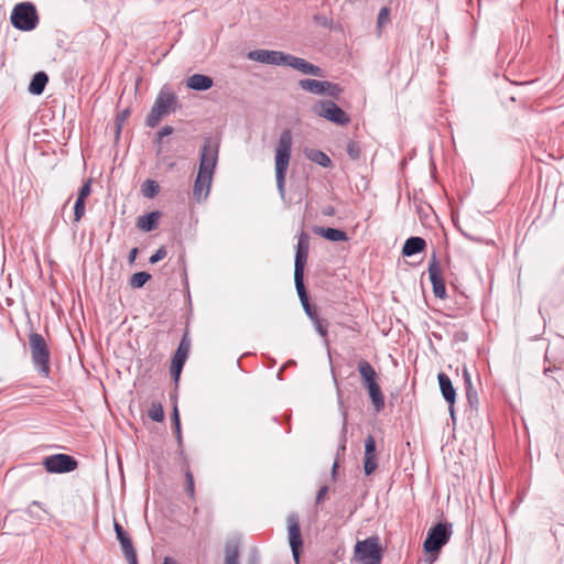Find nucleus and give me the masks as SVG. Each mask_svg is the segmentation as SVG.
<instances>
[{"label":"nucleus","instance_id":"nucleus-1","mask_svg":"<svg viewBox=\"0 0 564 564\" xmlns=\"http://www.w3.org/2000/svg\"><path fill=\"white\" fill-rule=\"evenodd\" d=\"M219 141L213 137L204 138L200 149L199 169L193 187V196L200 202L209 195L213 175L218 162Z\"/></svg>","mask_w":564,"mask_h":564},{"label":"nucleus","instance_id":"nucleus-2","mask_svg":"<svg viewBox=\"0 0 564 564\" xmlns=\"http://www.w3.org/2000/svg\"><path fill=\"white\" fill-rule=\"evenodd\" d=\"M292 133L289 129L281 132L275 150V181L279 194L285 196V174L289 169L292 151Z\"/></svg>","mask_w":564,"mask_h":564},{"label":"nucleus","instance_id":"nucleus-3","mask_svg":"<svg viewBox=\"0 0 564 564\" xmlns=\"http://www.w3.org/2000/svg\"><path fill=\"white\" fill-rule=\"evenodd\" d=\"M177 102L176 94L167 86H163L159 91L155 101L147 116L145 124L154 128L160 120L173 111V106Z\"/></svg>","mask_w":564,"mask_h":564},{"label":"nucleus","instance_id":"nucleus-4","mask_svg":"<svg viewBox=\"0 0 564 564\" xmlns=\"http://www.w3.org/2000/svg\"><path fill=\"white\" fill-rule=\"evenodd\" d=\"M10 21L17 30L33 31L40 21L35 4L29 1L17 3L11 12Z\"/></svg>","mask_w":564,"mask_h":564},{"label":"nucleus","instance_id":"nucleus-5","mask_svg":"<svg viewBox=\"0 0 564 564\" xmlns=\"http://www.w3.org/2000/svg\"><path fill=\"white\" fill-rule=\"evenodd\" d=\"M29 344L32 361L39 373L48 377L50 375V350L44 337L39 333L29 336Z\"/></svg>","mask_w":564,"mask_h":564},{"label":"nucleus","instance_id":"nucleus-6","mask_svg":"<svg viewBox=\"0 0 564 564\" xmlns=\"http://www.w3.org/2000/svg\"><path fill=\"white\" fill-rule=\"evenodd\" d=\"M312 112L338 126L350 122L349 116L333 100H319L312 106Z\"/></svg>","mask_w":564,"mask_h":564},{"label":"nucleus","instance_id":"nucleus-7","mask_svg":"<svg viewBox=\"0 0 564 564\" xmlns=\"http://www.w3.org/2000/svg\"><path fill=\"white\" fill-rule=\"evenodd\" d=\"M299 87L304 91L318 96H328L335 99L339 98L343 93V88L338 84L311 78L299 80Z\"/></svg>","mask_w":564,"mask_h":564},{"label":"nucleus","instance_id":"nucleus-8","mask_svg":"<svg viewBox=\"0 0 564 564\" xmlns=\"http://www.w3.org/2000/svg\"><path fill=\"white\" fill-rule=\"evenodd\" d=\"M43 466L47 473L64 474L75 470L78 462L75 457L67 454H53L44 457Z\"/></svg>","mask_w":564,"mask_h":564},{"label":"nucleus","instance_id":"nucleus-9","mask_svg":"<svg viewBox=\"0 0 564 564\" xmlns=\"http://www.w3.org/2000/svg\"><path fill=\"white\" fill-rule=\"evenodd\" d=\"M452 525L446 523H437L432 527L429 531L427 538L424 541V550L426 552H438L443 545H445L452 534Z\"/></svg>","mask_w":564,"mask_h":564},{"label":"nucleus","instance_id":"nucleus-10","mask_svg":"<svg viewBox=\"0 0 564 564\" xmlns=\"http://www.w3.org/2000/svg\"><path fill=\"white\" fill-rule=\"evenodd\" d=\"M356 555L364 564H380L381 547L376 538H369L357 542L355 546Z\"/></svg>","mask_w":564,"mask_h":564},{"label":"nucleus","instance_id":"nucleus-11","mask_svg":"<svg viewBox=\"0 0 564 564\" xmlns=\"http://www.w3.org/2000/svg\"><path fill=\"white\" fill-rule=\"evenodd\" d=\"M289 55L290 54L284 53L282 51L258 48L250 51L247 54V57L250 61L258 62L261 64L286 66Z\"/></svg>","mask_w":564,"mask_h":564},{"label":"nucleus","instance_id":"nucleus-12","mask_svg":"<svg viewBox=\"0 0 564 564\" xmlns=\"http://www.w3.org/2000/svg\"><path fill=\"white\" fill-rule=\"evenodd\" d=\"M288 536L289 543L292 550V555L296 563L300 560V549L303 545L301 528H300V518L296 513H291L288 516Z\"/></svg>","mask_w":564,"mask_h":564},{"label":"nucleus","instance_id":"nucleus-13","mask_svg":"<svg viewBox=\"0 0 564 564\" xmlns=\"http://www.w3.org/2000/svg\"><path fill=\"white\" fill-rule=\"evenodd\" d=\"M427 271H429L430 281L432 283L433 293H434L435 297H438L442 300L445 299L446 297L445 281H444V278L442 274L441 265H440L435 254L432 256V259L429 262Z\"/></svg>","mask_w":564,"mask_h":564},{"label":"nucleus","instance_id":"nucleus-14","mask_svg":"<svg viewBox=\"0 0 564 564\" xmlns=\"http://www.w3.org/2000/svg\"><path fill=\"white\" fill-rule=\"evenodd\" d=\"M189 343L186 340V338L184 337L173 358H172V361H171V366H170V372H171V376L173 378V380L177 383L178 380H180V377H181V372L183 370V367L186 362V359L188 357V352H189Z\"/></svg>","mask_w":564,"mask_h":564},{"label":"nucleus","instance_id":"nucleus-15","mask_svg":"<svg viewBox=\"0 0 564 564\" xmlns=\"http://www.w3.org/2000/svg\"><path fill=\"white\" fill-rule=\"evenodd\" d=\"M378 467L376 454V440L368 435L365 440L364 470L367 476L371 475Z\"/></svg>","mask_w":564,"mask_h":564},{"label":"nucleus","instance_id":"nucleus-16","mask_svg":"<svg viewBox=\"0 0 564 564\" xmlns=\"http://www.w3.org/2000/svg\"><path fill=\"white\" fill-rule=\"evenodd\" d=\"M286 66L296 69L305 75L322 77L324 74L323 69L319 66H316L304 58L291 54L289 55Z\"/></svg>","mask_w":564,"mask_h":564},{"label":"nucleus","instance_id":"nucleus-17","mask_svg":"<svg viewBox=\"0 0 564 564\" xmlns=\"http://www.w3.org/2000/svg\"><path fill=\"white\" fill-rule=\"evenodd\" d=\"M437 379L442 395L444 400L448 403L451 416L454 417V403L456 401V390L452 383V380L446 373H438Z\"/></svg>","mask_w":564,"mask_h":564},{"label":"nucleus","instance_id":"nucleus-18","mask_svg":"<svg viewBox=\"0 0 564 564\" xmlns=\"http://www.w3.org/2000/svg\"><path fill=\"white\" fill-rule=\"evenodd\" d=\"M213 78L203 74H194L186 80V86L196 91H205L213 87Z\"/></svg>","mask_w":564,"mask_h":564},{"label":"nucleus","instance_id":"nucleus-19","mask_svg":"<svg viewBox=\"0 0 564 564\" xmlns=\"http://www.w3.org/2000/svg\"><path fill=\"white\" fill-rule=\"evenodd\" d=\"M365 388L377 383V372L369 361L362 359L357 366Z\"/></svg>","mask_w":564,"mask_h":564},{"label":"nucleus","instance_id":"nucleus-20","mask_svg":"<svg viewBox=\"0 0 564 564\" xmlns=\"http://www.w3.org/2000/svg\"><path fill=\"white\" fill-rule=\"evenodd\" d=\"M160 217L161 213L158 210L147 213L138 218L137 226L143 231H152L156 229Z\"/></svg>","mask_w":564,"mask_h":564},{"label":"nucleus","instance_id":"nucleus-21","mask_svg":"<svg viewBox=\"0 0 564 564\" xmlns=\"http://www.w3.org/2000/svg\"><path fill=\"white\" fill-rule=\"evenodd\" d=\"M426 247V242L421 237H410L405 240L403 248H402V254L405 257H411L414 254H417L422 252Z\"/></svg>","mask_w":564,"mask_h":564},{"label":"nucleus","instance_id":"nucleus-22","mask_svg":"<svg viewBox=\"0 0 564 564\" xmlns=\"http://www.w3.org/2000/svg\"><path fill=\"white\" fill-rule=\"evenodd\" d=\"M47 82L48 76L45 72L35 73L30 82L29 91L35 96L41 95L44 91Z\"/></svg>","mask_w":564,"mask_h":564},{"label":"nucleus","instance_id":"nucleus-23","mask_svg":"<svg viewBox=\"0 0 564 564\" xmlns=\"http://www.w3.org/2000/svg\"><path fill=\"white\" fill-rule=\"evenodd\" d=\"M308 253H295L294 259V283H304V269L307 262Z\"/></svg>","mask_w":564,"mask_h":564},{"label":"nucleus","instance_id":"nucleus-24","mask_svg":"<svg viewBox=\"0 0 564 564\" xmlns=\"http://www.w3.org/2000/svg\"><path fill=\"white\" fill-rule=\"evenodd\" d=\"M305 155L310 161L321 165L322 167H328L332 164L330 158L322 150L306 149Z\"/></svg>","mask_w":564,"mask_h":564},{"label":"nucleus","instance_id":"nucleus-25","mask_svg":"<svg viewBox=\"0 0 564 564\" xmlns=\"http://www.w3.org/2000/svg\"><path fill=\"white\" fill-rule=\"evenodd\" d=\"M318 235L329 241H347L348 236L344 230L332 228V227H322L316 230Z\"/></svg>","mask_w":564,"mask_h":564},{"label":"nucleus","instance_id":"nucleus-26","mask_svg":"<svg viewBox=\"0 0 564 564\" xmlns=\"http://www.w3.org/2000/svg\"><path fill=\"white\" fill-rule=\"evenodd\" d=\"M368 390V394L373 404V408L377 412H380L384 408V395L380 389V386L377 383L369 386L366 388Z\"/></svg>","mask_w":564,"mask_h":564},{"label":"nucleus","instance_id":"nucleus-27","mask_svg":"<svg viewBox=\"0 0 564 564\" xmlns=\"http://www.w3.org/2000/svg\"><path fill=\"white\" fill-rule=\"evenodd\" d=\"M295 289H296L297 295L300 297V301L302 303V306H303L306 315L310 317V319H315V317L317 316V313L312 308V306L308 302V297H307V293H306L304 283L295 284Z\"/></svg>","mask_w":564,"mask_h":564},{"label":"nucleus","instance_id":"nucleus-28","mask_svg":"<svg viewBox=\"0 0 564 564\" xmlns=\"http://www.w3.org/2000/svg\"><path fill=\"white\" fill-rule=\"evenodd\" d=\"M122 552L129 564H138L137 552L133 546L131 538L120 541Z\"/></svg>","mask_w":564,"mask_h":564},{"label":"nucleus","instance_id":"nucleus-29","mask_svg":"<svg viewBox=\"0 0 564 564\" xmlns=\"http://www.w3.org/2000/svg\"><path fill=\"white\" fill-rule=\"evenodd\" d=\"M225 564H239V546L238 543H227Z\"/></svg>","mask_w":564,"mask_h":564},{"label":"nucleus","instance_id":"nucleus-30","mask_svg":"<svg viewBox=\"0 0 564 564\" xmlns=\"http://www.w3.org/2000/svg\"><path fill=\"white\" fill-rule=\"evenodd\" d=\"M142 194L147 198L155 197L160 192V185L154 180H147L141 187Z\"/></svg>","mask_w":564,"mask_h":564},{"label":"nucleus","instance_id":"nucleus-31","mask_svg":"<svg viewBox=\"0 0 564 564\" xmlns=\"http://www.w3.org/2000/svg\"><path fill=\"white\" fill-rule=\"evenodd\" d=\"M151 274L145 271L135 272L130 278V286L133 289H141L149 280Z\"/></svg>","mask_w":564,"mask_h":564},{"label":"nucleus","instance_id":"nucleus-32","mask_svg":"<svg viewBox=\"0 0 564 564\" xmlns=\"http://www.w3.org/2000/svg\"><path fill=\"white\" fill-rule=\"evenodd\" d=\"M148 415L154 422H162L164 419L162 404L160 402H152L150 409L148 410Z\"/></svg>","mask_w":564,"mask_h":564},{"label":"nucleus","instance_id":"nucleus-33","mask_svg":"<svg viewBox=\"0 0 564 564\" xmlns=\"http://www.w3.org/2000/svg\"><path fill=\"white\" fill-rule=\"evenodd\" d=\"M310 250V236L302 231L297 239L295 253H308Z\"/></svg>","mask_w":564,"mask_h":564},{"label":"nucleus","instance_id":"nucleus-34","mask_svg":"<svg viewBox=\"0 0 564 564\" xmlns=\"http://www.w3.org/2000/svg\"><path fill=\"white\" fill-rule=\"evenodd\" d=\"M311 321L314 323L315 329L318 333V335L322 336L323 338H326L327 337V326H328L327 321L319 318L318 315L315 317V319H311Z\"/></svg>","mask_w":564,"mask_h":564},{"label":"nucleus","instance_id":"nucleus-35","mask_svg":"<svg viewBox=\"0 0 564 564\" xmlns=\"http://www.w3.org/2000/svg\"><path fill=\"white\" fill-rule=\"evenodd\" d=\"M85 200L82 198H76L75 205H74V221L78 223L83 216L85 215Z\"/></svg>","mask_w":564,"mask_h":564},{"label":"nucleus","instance_id":"nucleus-36","mask_svg":"<svg viewBox=\"0 0 564 564\" xmlns=\"http://www.w3.org/2000/svg\"><path fill=\"white\" fill-rule=\"evenodd\" d=\"M129 116H130L129 109H123L120 112H118V115L116 116L115 124H116L117 134H119L121 132L122 126H123L124 121L129 118Z\"/></svg>","mask_w":564,"mask_h":564},{"label":"nucleus","instance_id":"nucleus-37","mask_svg":"<svg viewBox=\"0 0 564 564\" xmlns=\"http://www.w3.org/2000/svg\"><path fill=\"white\" fill-rule=\"evenodd\" d=\"M390 15V9L388 7H382L379 10L377 17V28L380 30L388 21Z\"/></svg>","mask_w":564,"mask_h":564},{"label":"nucleus","instance_id":"nucleus-38","mask_svg":"<svg viewBox=\"0 0 564 564\" xmlns=\"http://www.w3.org/2000/svg\"><path fill=\"white\" fill-rule=\"evenodd\" d=\"M347 154L352 160H358L360 158V147L355 141H349L346 147Z\"/></svg>","mask_w":564,"mask_h":564},{"label":"nucleus","instance_id":"nucleus-39","mask_svg":"<svg viewBox=\"0 0 564 564\" xmlns=\"http://www.w3.org/2000/svg\"><path fill=\"white\" fill-rule=\"evenodd\" d=\"M313 21L315 22V24L322 28H332L333 25V20L326 17L325 14H315L313 17Z\"/></svg>","mask_w":564,"mask_h":564},{"label":"nucleus","instance_id":"nucleus-40","mask_svg":"<svg viewBox=\"0 0 564 564\" xmlns=\"http://www.w3.org/2000/svg\"><path fill=\"white\" fill-rule=\"evenodd\" d=\"M167 254L166 248L161 246L149 259L151 264L158 263L162 259H164Z\"/></svg>","mask_w":564,"mask_h":564},{"label":"nucleus","instance_id":"nucleus-41","mask_svg":"<svg viewBox=\"0 0 564 564\" xmlns=\"http://www.w3.org/2000/svg\"><path fill=\"white\" fill-rule=\"evenodd\" d=\"M466 397L470 406H476L478 404L477 391L473 387L466 388Z\"/></svg>","mask_w":564,"mask_h":564},{"label":"nucleus","instance_id":"nucleus-42","mask_svg":"<svg viewBox=\"0 0 564 564\" xmlns=\"http://www.w3.org/2000/svg\"><path fill=\"white\" fill-rule=\"evenodd\" d=\"M90 193H91V184H90V180H88L80 187L77 198H82L83 200H86V198L90 195Z\"/></svg>","mask_w":564,"mask_h":564},{"label":"nucleus","instance_id":"nucleus-43","mask_svg":"<svg viewBox=\"0 0 564 564\" xmlns=\"http://www.w3.org/2000/svg\"><path fill=\"white\" fill-rule=\"evenodd\" d=\"M346 433H347V412L344 411L343 412V426H341V435H343V440H341V443L339 445V451H345L346 448Z\"/></svg>","mask_w":564,"mask_h":564},{"label":"nucleus","instance_id":"nucleus-44","mask_svg":"<svg viewBox=\"0 0 564 564\" xmlns=\"http://www.w3.org/2000/svg\"><path fill=\"white\" fill-rule=\"evenodd\" d=\"M113 528H115V532H116V535H117V539L119 540V542L122 541L123 539L130 538L129 534L122 528V525L119 524L117 521H115Z\"/></svg>","mask_w":564,"mask_h":564},{"label":"nucleus","instance_id":"nucleus-45","mask_svg":"<svg viewBox=\"0 0 564 564\" xmlns=\"http://www.w3.org/2000/svg\"><path fill=\"white\" fill-rule=\"evenodd\" d=\"M195 486H194V478L189 471L186 473V481H185V492L186 494H194Z\"/></svg>","mask_w":564,"mask_h":564},{"label":"nucleus","instance_id":"nucleus-46","mask_svg":"<svg viewBox=\"0 0 564 564\" xmlns=\"http://www.w3.org/2000/svg\"><path fill=\"white\" fill-rule=\"evenodd\" d=\"M174 131L173 127L165 126L158 133V140H162L164 137L172 134Z\"/></svg>","mask_w":564,"mask_h":564},{"label":"nucleus","instance_id":"nucleus-47","mask_svg":"<svg viewBox=\"0 0 564 564\" xmlns=\"http://www.w3.org/2000/svg\"><path fill=\"white\" fill-rule=\"evenodd\" d=\"M172 421H173L174 430H178V426H181V421H180V414H178V410H177L176 405L174 406V410H173Z\"/></svg>","mask_w":564,"mask_h":564},{"label":"nucleus","instance_id":"nucleus-48","mask_svg":"<svg viewBox=\"0 0 564 564\" xmlns=\"http://www.w3.org/2000/svg\"><path fill=\"white\" fill-rule=\"evenodd\" d=\"M463 377H464L465 388L473 387L470 375L466 368H464V370H463Z\"/></svg>","mask_w":564,"mask_h":564},{"label":"nucleus","instance_id":"nucleus-49","mask_svg":"<svg viewBox=\"0 0 564 564\" xmlns=\"http://www.w3.org/2000/svg\"><path fill=\"white\" fill-rule=\"evenodd\" d=\"M323 215L324 216H334L335 215V208L333 206H326L323 208Z\"/></svg>","mask_w":564,"mask_h":564},{"label":"nucleus","instance_id":"nucleus-50","mask_svg":"<svg viewBox=\"0 0 564 564\" xmlns=\"http://www.w3.org/2000/svg\"><path fill=\"white\" fill-rule=\"evenodd\" d=\"M137 254H138V248H132L130 253H129L128 261L130 263H133L135 258H137Z\"/></svg>","mask_w":564,"mask_h":564},{"label":"nucleus","instance_id":"nucleus-51","mask_svg":"<svg viewBox=\"0 0 564 564\" xmlns=\"http://www.w3.org/2000/svg\"><path fill=\"white\" fill-rule=\"evenodd\" d=\"M175 435H176V438H177V443L181 446L182 445V431H181V426H178V430H175Z\"/></svg>","mask_w":564,"mask_h":564},{"label":"nucleus","instance_id":"nucleus-52","mask_svg":"<svg viewBox=\"0 0 564 564\" xmlns=\"http://www.w3.org/2000/svg\"><path fill=\"white\" fill-rule=\"evenodd\" d=\"M162 564H178V563H177L175 560H173V558H171V557L166 556V557H164V560H163V563H162Z\"/></svg>","mask_w":564,"mask_h":564},{"label":"nucleus","instance_id":"nucleus-53","mask_svg":"<svg viewBox=\"0 0 564 564\" xmlns=\"http://www.w3.org/2000/svg\"><path fill=\"white\" fill-rule=\"evenodd\" d=\"M316 494H328V487L326 485L321 486Z\"/></svg>","mask_w":564,"mask_h":564},{"label":"nucleus","instance_id":"nucleus-54","mask_svg":"<svg viewBox=\"0 0 564 564\" xmlns=\"http://www.w3.org/2000/svg\"><path fill=\"white\" fill-rule=\"evenodd\" d=\"M337 468H338V462H337V460H335V462H334V464H333V466H332V475H333V477L335 476V473H336V469H337Z\"/></svg>","mask_w":564,"mask_h":564},{"label":"nucleus","instance_id":"nucleus-55","mask_svg":"<svg viewBox=\"0 0 564 564\" xmlns=\"http://www.w3.org/2000/svg\"><path fill=\"white\" fill-rule=\"evenodd\" d=\"M324 497H325V496L318 495V496H317V500H316V502H317V503H321V502L323 501V498H324Z\"/></svg>","mask_w":564,"mask_h":564},{"label":"nucleus","instance_id":"nucleus-56","mask_svg":"<svg viewBox=\"0 0 564 564\" xmlns=\"http://www.w3.org/2000/svg\"><path fill=\"white\" fill-rule=\"evenodd\" d=\"M69 200H70V197H69V198L64 203V205H63V209H65V208L67 207V205H68Z\"/></svg>","mask_w":564,"mask_h":564}]
</instances>
